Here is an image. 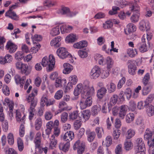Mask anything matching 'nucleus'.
Here are the masks:
<instances>
[{
	"label": "nucleus",
	"instance_id": "36",
	"mask_svg": "<svg viewBox=\"0 0 154 154\" xmlns=\"http://www.w3.org/2000/svg\"><path fill=\"white\" fill-rule=\"evenodd\" d=\"M147 143L149 146V154H154V138L152 140H149Z\"/></svg>",
	"mask_w": 154,
	"mask_h": 154
},
{
	"label": "nucleus",
	"instance_id": "55",
	"mask_svg": "<svg viewBox=\"0 0 154 154\" xmlns=\"http://www.w3.org/2000/svg\"><path fill=\"white\" fill-rule=\"evenodd\" d=\"M134 119V115L132 113H129L126 116V121L128 123L132 122Z\"/></svg>",
	"mask_w": 154,
	"mask_h": 154
},
{
	"label": "nucleus",
	"instance_id": "24",
	"mask_svg": "<svg viewBox=\"0 0 154 154\" xmlns=\"http://www.w3.org/2000/svg\"><path fill=\"white\" fill-rule=\"evenodd\" d=\"M87 46V42L85 41H82L75 43L73 47L75 48L81 49Z\"/></svg>",
	"mask_w": 154,
	"mask_h": 154
},
{
	"label": "nucleus",
	"instance_id": "39",
	"mask_svg": "<svg viewBox=\"0 0 154 154\" xmlns=\"http://www.w3.org/2000/svg\"><path fill=\"white\" fill-rule=\"evenodd\" d=\"M95 131L98 138H101L104 133L103 128L100 127H97L95 128Z\"/></svg>",
	"mask_w": 154,
	"mask_h": 154
},
{
	"label": "nucleus",
	"instance_id": "2",
	"mask_svg": "<svg viewBox=\"0 0 154 154\" xmlns=\"http://www.w3.org/2000/svg\"><path fill=\"white\" fill-rule=\"evenodd\" d=\"M37 90L36 88H34L31 93L26 97L27 102L30 104V107L28 109L29 114H34L35 112V107L37 105V100L35 97L37 95Z\"/></svg>",
	"mask_w": 154,
	"mask_h": 154
},
{
	"label": "nucleus",
	"instance_id": "26",
	"mask_svg": "<svg viewBox=\"0 0 154 154\" xmlns=\"http://www.w3.org/2000/svg\"><path fill=\"white\" fill-rule=\"evenodd\" d=\"M73 28L72 26L69 25H63L60 27V29L62 33L64 34L70 32L72 29Z\"/></svg>",
	"mask_w": 154,
	"mask_h": 154
},
{
	"label": "nucleus",
	"instance_id": "29",
	"mask_svg": "<svg viewBox=\"0 0 154 154\" xmlns=\"http://www.w3.org/2000/svg\"><path fill=\"white\" fill-rule=\"evenodd\" d=\"M20 70L22 74H25L27 75H29L31 72V70L29 69L28 65L24 63Z\"/></svg>",
	"mask_w": 154,
	"mask_h": 154
},
{
	"label": "nucleus",
	"instance_id": "53",
	"mask_svg": "<svg viewBox=\"0 0 154 154\" xmlns=\"http://www.w3.org/2000/svg\"><path fill=\"white\" fill-rule=\"evenodd\" d=\"M15 59L18 60H21L24 57L23 54L21 51H18L15 54Z\"/></svg>",
	"mask_w": 154,
	"mask_h": 154
},
{
	"label": "nucleus",
	"instance_id": "22",
	"mask_svg": "<svg viewBox=\"0 0 154 154\" xmlns=\"http://www.w3.org/2000/svg\"><path fill=\"white\" fill-rule=\"evenodd\" d=\"M49 148L50 149H53L54 147H56L57 144V140L56 139L54 135H52L49 138Z\"/></svg>",
	"mask_w": 154,
	"mask_h": 154
},
{
	"label": "nucleus",
	"instance_id": "43",
	"mask_svg": "<svg viewBox=\"0 0 154 154\" xmlns=\"http://www.w3.org/2000/svg\"><path fill=\"white\" fill-rule=\"evenodd\" d=\"M127 28L128 31L129 33L135 31L136 29V26L131 23L127 25Z\"/></svg>",
	"mask_w": 154,
	"mask_h": 154
},
{
	"label": "nucleus",
	"instance_id": "59",
	"mask_svg": "<svg viewBox=\"0 0 154 154\" xmlns=\"http://www.w3.org/2000/svg\"><path fill=\"white\" fill-rule=\"evenodd\" d=\"M119 10V7L117 6H113L112 9L109 12V14L110 15H113L117 13L118 11Z\"/></svg>",
	"mask_w": 154,
	"mask_h": 154
},
{
	"label": "nucleus",
	"instance_id": "7",
	"mask_svg": "<svg viewBox=\"0 0 154 154\" xmlns=\"http://www.w3.org/2000/svg\"><path fill=\"white\" fill-rule=\"evenodd\" d=\"M59 121L58 120H56L54 122L52 121L48 122L46 124L47 129L45 130L46 133L47 135H49L51 133L52 129L55 128L56 127L59 126Z\"/></svg>",
	"mask_w": 154,
	"mask_h": 154
},
{
	"label": "nucleus",
	"instance_id": "37",
	"mask_svg": "<svg viewBox=\"0 0 154 154\" xmlns=\"http://www.w3.org/2000/svg\"><path fill=\"white\" fill-rule=\"evenodd\" d=\"M76 40V37L75 34H70L67 36L66 38V42L68 43L74 42Z\"/></svg>",
	"mask_w": 154,
	"mask_h": 154
},
{
	"label": "nucleus",
	"instance_id": "60",
	"mask_svg": "<svg viewBox=\"0 0 154 154\" xmlns=\"http://www.w3.org/2000/svg\"><path fill=\"white\" fill-rule=\"evenodd\" d=\"M47 96L46 95H43L41 99L40 105L42 106H44L46 105V103L48 101Z\"/></svg>",
	"mask_w": 154,
	"mask_h": 154
},
{
	"label": "nucleus",
	"instance_id": "17",
	"mask_svg": "<svg viewBox=\"0 0 154 154\" xmlns=\"http://www.w3.org/2000/svg\"><path fill=\"white\" fill-rule=\"evenodd\" d=\"M6 47L11 53L14 52L17 49V45L10 41L7 43Z\"/></svg>",
	"mask_w": 154,
	"mask_h": 154
},
{
	"label": "nucleus",
	"instance_id": "61",
	"mask_svg": "<svg viewBox=\"0 0 154 154\" xmlns=\"http://www.w3.org/2000/svg\"><path fill=\"white\" fill-rule=\"evenodd\" d=\"M53 116V114L51 112L48 111L45 112V119L47 120H49L52 119Z\"/></svg>",
	"mask_w": 154,
	"mask_h": 154
},
{
	"label": "nucleus",
	"instance_id": "50",
	"mask_svg": "<svg viewBox=\"0 0 154 154\" xmlns=\"http://www.w3.org/2000/svg\"><path fill=\"white\" fill-rule=\"evenodd\" d=\"M107 89L109 93H111L114 92L116 90V86L115 84L112 83H110L109 85H107Z\"/></svg>",
	"mask_w": 154,
	"mask_h": 154
},
{
	"label": "nucleus",
	"instance_id": "10",
	"mask_svg": "<svg viewBox=\"0 0 154 154\" xmlns=\"http://www.w3.org/2000/svg\"><path fill=\"white\" fill-rule=\"evenodd\" d=\"M101 73L100 68L96 66L92 68L90 74L91 78L93 79H96L98 78Z\"/></svg>",
	"mask_w": 154,
	"mask_h": 154
},
{
	"label": "nucleus",
	"instance_id": "27",
	"mask_svg": "<svg viewBox=\"0 0 154 154\" xmlns=\"http://www.w3.org/2000/svg\"><path fill=\"white\" fill-rule=\"evenodd\" d=\"M82 116L81 120L84 122L88 120L90 116V112L88 110H86L83 111L81 113Z\"/></svg>",
	"mask_w": 154,
	"mask_h": 154
},
{
	"label": "nucleus",
	"instance_id": "1",
	"mask_svg": "<svg viewBox=\"0 0 154 154\" xmlns=\"http://www.w3.org/2000/svg\"><path fill=\"white\" fill-rule=\"evenodd\" d=\"M89 82L85 81L83 85L80 83L78 84L75 88L74 94L75 96L79 95L81 92V97L85 98L88 95H93L94 93V89L93 87H89Z\"/></svg>",
	"mask_w": 154,
	"mask_h": 154
},
{
	"label": "nucleus",
	"instance_id": "8",
	"mask_svg": "<svg viewBox=\"0 0 154 154\" xmlns=\"http://www.w3.org/2000/svg\"><path fill=\"white\" fill-rule=\"evenodd\" d=\"M135 60H129L127 62L128 72L131 75H134L136 73L137 68L135 65Z\"/></svg>",
	"mask_w": 154,
	"mask_h": 154
},
{
	"label": "nucleus",
	"instance_id": "35",
	"mask_svg": "<svg viewBox=\"0 0 154 154\" xmlns=\"http://www.w3.org/2000/svg\"><path fill=\"white\" fill-rule=\"evenodd\" d=\"M127 52L128 55L131 57H134L137 54V51L136 49L128 48L127 50Z\"/></svg>",
	"mask_w": 154,
	"mask_h": 154
},
{
	"label": "nucleus",
	"instance_id": "31",
	"mask_svg": "<svg viewBox=\"0 0 154 154\" xmlns=\"http://www.w3.org/2000/svg\"><path fill=\"white\" fill-rule=\"evenodd\" d=\"M140 16V12L134 13L131 17L130 19L131 22L133 23L137 22L139 20Z\"/></svg>",
	"mask_w": 154,
	"mask_h": 154
},
{
	"label": "nucleus",
	"instance_id": "20",
	"mask_svg": "<svg viewBox=\"0 0 154 154\" xmlns=\"http://www.w3.org/2000/svg\"><path fill=\"white\" fill-rule=\"evenodd\" d=\"M107 90L104 87L100 88L97 91V96L99 99H102L106 93Z\"/></svg>",
	"mask_w": 154,
	"mask_h": 154
},
{
	"label": "nucleus",
	"instance_id": "19",
	"mask_svg": "<svg viewBox=\"0 0 154 154\" xmlns=\"http://www.w3.org/2000/svg\"><path fill=\"white\" fill-rule=\"evenodd\" d=\"M66 84V80L62 79L60 78H57L55 82V86L56 88L61 87L63 85H65Z\"/></svg>",
	"mask_w": 154,
	"mask_h": 154
},
{
	"label": "nucleus",
	"instance_id": "32",
	"mask_svg": "<svg viewBox=\"0 0 154 154\" xmlns=\"http://www.w3.org/2000/svg\"><path fill=\"white\" fill-rule=\"evenodd\" d=\"M69 143L68 142H67L65 144L60 143L59 144V147L60 150L66 152L69 150Z\"/></svg>",
	"mask_w": 154,
	"mask_h": 154
},
{
	"label": "nucleus",
	"instance_id": "58",
	"mask_svg": "<svg viewBox=\"0 0 154 154\" xmlns=\"http://www.w3.org/2000/svg\"><path fill=\"white\" fill-rule=\"evenodd\" d=\"M151 87L150 86H145L142 90V94L144 95H147L150 91Z\"/></svg>",
	"mask_w": 154,
	"mask_h": 154
},
{
	"label": "nucleus",
	"instance_id": "16",
	"mask_svg": "<svg viewBox=\"0 0 154 154\" xmlns=\"http://www.w3.org/2000/svg\"><path fill=\"white\" fill-rule=\"evenodd\" d=\"M74 138V134L71 131H67L66 132L63 136H62V139L63 140L68 141L69 142L71 141Z\"/></svg>",
	"mask_w": 154,
	"mask_h": 154
},
{
	"label": "nucleus",
	"instance_id": "3",
	"mask_svg": "<svg viewBox=\"0 0 154 154\" xmlns=\"http://www.w3.org/2000/svg\"><path fill=\"white\" fill-rule=\"evenodd\" d=\"M55 64V59L52 55L49 56L48 59L46 56L44 57L42 59V65L43 67L48 66L46 68L47 71L49 72L53 70Z\"/></svg>",
	"mask_w": 154,
	"mask_h": 154
},
{
	"label": "nucleus",
	"instance_id": "45",
	"mask_svg": "<svg viewBox=\"0 0 154 154\" xmlns=\"http://www.w3.org/2000/svg\"><path fill=\"white\" fill-rule=\"evenodd\" d=\"M60 27L59 26L53 28L50 32L52 36H55L57 35L60 33Z\"/></svg>",
	"mask_w": 154,
	"mask_h": 154
},
{
	"label": "nucleus",
	"instance_id": "47",
	"mask_svg": "<svg viewBox=\"0 0 154 154\" xmlns=\"http://www.w3.org/2000/svg\"><path fill=\"white\" fill-rule=\"evenodd\" d=\"M103 27L105 29H110L113 26V23L110 20H108L103 24Z\"/></svg>",
	"mask_w": 154,
	"mask_h": 154
},
{
	"label": "nucleus",
	"instance_id": "54",
	"mask_svg": "<svg viewBox=\"0 0 154 154\" xmlns=\"http://www.w3.org/2000/svg\"><path fill=\"white\" fill-rule=\"evenodd\" d=\"M8 141L10 145H12L14 142L13 134L11 133H9L7 136Z\"/></svg>",
	"mask_w": 154,
	"mask_h": 154
},
{
	"label": "nucleus",
	"instance_id": "48",
	"mask_svg": "<svg viewBox=\"0 0 154 154\" xmlns=\"http://www.w3.org/2000/svg\"><path fill=\"white\" fill-rule=\"evenodd\" d=\"M146 112L149 116H151L154 115V107L152 105L149 106L146 110Z\"/></svg>",
	"mask_w": 154,
	"mask_h": 154
},
{
	"label": "nucleus",
	"instance_id": "34",
	"mask_svg": "<svg viewBox=\"0 0 154 154\" xmlns=\"http://www.w3.org/2000/svg\"><path fill=\"white\" fill-rule=\"evenodd\" d=\"M42 120L40 118H38L36 119L35 122V127L36 130L38 131L40 129L42 126Z\"/></svg>",
	"mask_w": 154,
	"mask_h": 154
},
{
	"label": "nucleus",
	"instance_id": "51",
	"mask_svg": "<svg viewBox=\"0 0 154 154\" xmlns=\"http://www.w3.org/2000/svg\"><path fill=\"white\" fill-rule=\"evenodd\" d=\"M60 13L62 14L66 15L68 16L70 12L69 9L66 7H62L60 10Z\"/></svg>",
	"mask_w": 154,
	"mask_h": 154
},
{
	"label": "nucleus",
	"instance_id": "57",
	"mask_svg": "<svg viewBox=\"0 0 154 154\" xmlns=\"http://www.w3.org/2000/svg\"><path fill=\"white\" fill-rule=\"evenodd\" d=\"M63 92L62 90L58 91L55 94L54 96V98L56 100H59L63 97Z\"/></svg>",
	"mask_w": 154,
	"mask_h": 154
},
{
	"label": "nucleus",
	"instance_id": "9",
	"mask_svg": "<svg viewBox=\"0 0 154 154\" xmlns=\"http://www.w3.org/2000/svg\"><path fill=\"white\" fill-rule=\"evenodd\" d=\"M4 105H6L7 104L8 105L9 111L8 112V114L11 119L14 116L13 109L14 108V103L12 100H11L8 98H6L5 100V102L3 103Z\"/></svg>",
	"mask_w": 154,
	"mask_h": 154
},
{
	"label": "nucleus",
	"instance_id": "56",
	"mask_svg": "<svg viewBox=\"0 0 154 154\" xmlns=\"http://www.w3.org/2000/svg\"><path fill=\"white\" fill-rule=\"evenodd\" d=\"M118 96L117 95L114 94L111 97L110 101V103L111 105H114L116 103L118 99Z\"/></svg>",
	"mask_w": 154,
	"mask_h": 154
},
{
	"label": "nucleus",
	"instance_id": "64",
	"mask_svg": "<svg viewBox=\"0 0 154 154\" xmlns=\"http://www.w3.org/2000/svg\"><path fill=\"white\" fill-rule=\"evenodd\" d=\"M149 78V74L147 73L144 76L143 80V82L144 85L146 86L148 84Z\"/></svg>",
	"mask_w": 154,
	"mask_h": 154
},
{
	"label": "nucleus",
	"instance_id": "41",
	"mask_svg": "<svg viewBox=\"0 0 154 154\" xmlns=\"http://www.w3.org/2000/svg\"><path fill=\"white\" fill-rule=\"evenodd\" d=\"M101 109V106L99 105L94 106L92 108V112L93 114H97L100 111Z\"/></svg>",
	"mask_w": 154,
	"mask_h": 154
},
{
	"label": "nucleus",
	"instance_id": "12",
	"mask_svg": "<svg viewBox=\"0 0 154 154\" xmlns=\"http://www.w3.org/2000/svg\"><path fill=\"white\" fill-rule=\"evenodd\" d=\"M139 25V29L142 31H147L150 29L149 23L147 20H142L140 22Z\"/></svg>",
	"mask_w": 154,
	"mask_h": 154
},
{
	"label": "nucleus",
	"instance_id": "15",
	"mask_svg": "<svg viewBox=\"0 0 154 154\" xmlns=\"http://www.w3.org/2000/svg\"><path fill=\"white\" fill-rule=\"evenodd\" d=\"M86 134L88 141L90 142L93 141L96 136L95 132L94 131H91L90 129H88L86 131Z\"/></svg>",
	"mask_w": 154,
	"mask_h": 154
},
{
	"label": "nucleus",
	"instance_id": "49",
	"mask_svg": "<svg viewBox=\"0 0 154 154\" xmlns=\"http://www.w3.org/2000/svg\"><path fill=\"white\" fill-rule=\"evenodd\" d=\"M127 106L129 109L132 111H134L136 108V104L134 101L131 100L128 104Z\"/></svg>",
	"mask_w": 154,
	"mask_h": 154
},
{
	"label": "nucleus",
	"instance_id": "44",
	"mask_svg": "<svg viewBox=\"0 0 154 154\" xmlns=\"http://www.w3.org/2000/svg\"><path fill=\"white\" fill-rule=\"evenodd\" d=\"M113 61L110 57H108L106 59V63L107 69H110L111 68L113 64Z\"/></svg>",
	"mask_w": 154,
	"mask_h": 154
},
{
	"label": "nucleus",
	"instance_id": "40",
	"mask_svg": "<svg viewBox=\"0 0 154 154\" xmlns=\"http://www.w3.org/2000/svg\"><path fill=\"white\" fill-rule=\"evenodd\" d=\"M96 61H98L99 64L103 65L104 59L103 56L100 54H96L94 56Z\"/></svg>",
	"mask_w": 154,
	"mask_h": 154
},
{
	"label": "nucleus",
	"instance_id": "33",
	"mask_svg": "<svg viewBox=\"0 0 154 154\" xmlns=\"http://www.w3.org/2000/svg\"><path fill=\"white\" fill-rule=\"evenodd\" d=\"M5 16L15 20H18L19 18L18 16L14 11H8L5 13Z\"/></svg>",
	"mask_w": 154,
	"mask_h": 154
},
{
	"label": "nucleus",
	"instance_id": "18",
	"mask_svg": "<svg viewBox=\"0 0 154 154\" xmlns=\"http://www.w3.org/2000/svg\"><path fill=\"white\" fill-rule=\"evenodd\" d=\"M61 40V38L60 36H58L52 39L50 45L54 47H59L60 45V41Z\"/></svg>",
	"mask_w": 154,
	"mask_h": 154
},
{
	"label": "nucleus",
	"instance_id": "25",
	"mask_svg": "<svg viewBox=\"0 0 154 154\" xmlns=\"http://www.w3.org/2000/svg\"><path fill=\"white\" fill-rule=\"evenodd\" d=\"M25 116L24 114L22 113L18 110H16V118L18 122H23L25 119Z\"/></svg>",
	"mask_w": 154,
	"mask_h": 154
},
{
	"label": "nucleus",
	"instance_id": "11",
	"mask_svg": "<svg viewBox=\"0 0 154 154\" xmlns=\"http://www.w3.org/2000/svg\"><path fill=\"white\" fill-rule=\"evenodd\" d=\"M56 53L59 57L62 59L66 58L69 56H71L66 49L64 47H60L58 48Z\"/></svg>",
	"mask_w": 154,
	"mask_h": 154
},
{
	"label": "nucleus",
	"instance_id": "14",
	"mask_svg": "<svg viewBox=\"0 0 154 154\" xmlns=\"http://www.w3.org/2000/svg\"><path fill=\"white\" fill-rule=\"evenodd\" d=\"M69 79L70 82L68 83L67 85L66 88L70 89L72 88V85H75L78 81L77 76L75 75H71L69 77Z\"/></svg>",
	"mask_w": 154,
	"mask_h": 154
},
{
	"label": "nucleus",
	"instance_id": "21",
	"mask_svg": "<svg viewBox=\"0 0 154 154\" xmlns=\"http://www.w3.org/2000/svg\"><path fill=\"white\" fill-rule=\"evenodd\" d=\"M64 69L63 72L64 74H68L71 72L73 69L72 66L69 63H65L63 65Z\"/></svg>",
	"mask_w": 154,
	"mask_h": 154
},
{
	"label": "nucleus",
	"instance_id": "62",
	"mask_svg": "<svg viewBox=\"0 0 154 154\" xmlns=\"http://www.w3.org/2000/svg\"><path fill=\"white\" fill-rule=\"evenodd\" d=\"M121 133L120 131L118 129L114 130L112 133V136L114 139L117 140L119 137Z\"/></svg>",
	"mask_w": 154,
	"mask_h": 154
},
{
	"label": "nucleus",
	"instance_id": "23",
	"mask_svg": "<svg viewBox=\"0 0 154 154\" xmlns=\"http://www.w3.org/2000/svg\"><path fill=\"white\" fill-rule=\"evenodd\" d=\"M126 5H129L130 8H131V11H134V13H137L139 12L140 8V7L136 5H134L133 2L126 3Z\"/></svg>",
	"mask_w": 154,
	"mask_h": 154
},
{
	"label": "nucleus",
	"instance_id": "5",
	"mask_svg": "<svg viewBox=\"0 0 154 154\" xmlns=\"http://www.w3.org/2000/svg\"><path fill=\"white\" fill-rule=\"evenodd\" d=\"M85 147V143L78 140L75 142L73 147L74 150H77L78 154H82L84 152Z\"/></svg>",
	"mask_w": 154,
	"mask_h": 154
},
{
	"label": "nucleus",
	"instance_id": "52",
	"mask_svg": "<svg viewBox=\"0 0 154 154\" xmlns=\"http://www.w3.org/2000/svg\"><path fill=\"white\" fill-rule=\"evenodd\" d=\"M92 96L88 95L86 96L85 98H82V99H86L85 102L88 106H90L92 105V98L91 97Z\"/></svg>",
	"mask_w": 154,
	"mask_h": 154
},
{
	"label": "nucleus",
	"instance_id": "4",
	"mask_svg": "<svg viewBox=\"0 0 154 154\" xmlns=\"http://www.w3.org/2000/svg\"><path fill=\"white\" fill-rule=\"evenodd\" d=\"M119 112V117L121 119H123L125 116V105L121 106L119 107H114L112 109V113L113 115L117 116Z\"/></svg>",
	"mask_w": 154,
	"mask_h": 154
},
{
	"label": "nucleus",
	"instance_id": "6",
	"mask_svg": "<svg viewBox=\"0 0 154 154\" xmlns=\"http://www.w3.org/2000/svg\"><path fill=\"white\" fill-rule=\"evenodd\" d=\"M137 145L135 147V153L143 152L146 150L145 145L141 138H138L136 140Z\"/></svg>",
	"mask_w": 154,
	"mask_h": 154
},
{
	"label": "nucleus",
	"instance_id": "38",
	"mask_svg": "<svg viewBox=\"0 0 154 154\" xmlns=\"http://www.w3.org/2000/svg\"><path fill=\"white\" fill-rule=\"evenodd\" d=\"M112 139L111 137L110 136H107L105 140L103 141V145L106 146H109L112 144Z\"/></svg>",
	"mask_w": 154,
	"mask_h": 154
},
{
	"label": "nucleus",
	"instance_id": "30",
	"mask_svg": "<svg viewBox=\"0 0 154 154\" xmlns=\"http://www.w3.org/2000/svg\"><path fill=\"white\" fill-rule=\"evenodd\" d=\"M59 107L60 109L59 110L58 113L67 110L68 107L66 103L64 101H61L59 103Z\"/></svg>",
	"mask_w": 154,
	"mask_h": 154
},
{
	"label": "nucleus",
	"instance_id": "46",
	"mask_svg": "<svg viewBox=\"0 0 154 154\" xmlns=\"http://www.w3.org/2000/svg\"><path fill=\"white\" fill-rule=\"evenodd\" d=\"M135 134L134 131L133 129H130L126 133V137L127 139H130L134 136Z\"/></svg>",
	"mask_w": 154,
	"mask_h": 154
},
{
	"label": "nucleus",
	"instance_id": "28",
	"mask_svg": "<svg viewBox=\"0 0 154 154\" xmlns=\"http://www.w3.org/2000/svg\"><path fill=\"white\" fill-rule=\"evenodd\" d=\"M25 78V76H23L21 78L20 75L17 74L14 76V79L16 83L20 84L21 86H23V84H24Z\"/></svg>",
	"mask_w": 154,
	"mask_h": 154
},
{
	"label": "nucleus",
	"instance_id": "13",
	"mask_svg": "<svg viewBox=\"0 0 154 154\" xmlns=\"http://www.w3.org/2000/svg\"><path fill=\"white\" fill-rule=\"evenodd\" d=\"M147 45L146 43L140 42L136 45L137 48L142 53H144L148 51L149 46V44Z\"/></svg>",
	"mask_w": 154,
	"mask_h": 154
},
{
	"label": "nucleus",
	"instance_id": "42",
	"mask_svg": "<svg viewBox=\"0 0 154 154\" xmlns=\"http://www.w3.org/2000/svg\"><path fill=\"white\" fill-rule=\"evenodd\" d=\"M152 135V132L149 131V129H147L144 136V138L147 139L148 141L149 140H152L153 139H151Z\"/></svg>",
	"mask_w": 154,
	"mask_h": 154
},
{
	"label": "nucleus",
	"instance_id": "63",
	"mask_svg": "<svg viewBox=\"0 0 154 154\" xmlns=\"http://www.w3.org/2000/svg\"><path fill=\"white\" fill-rule=\"evenodd\" d=\"M68 114L67 113L64 112L61 115V122L62 123H65L68 119Z\"/></svg>",
	"mask_w": 154,
	"mask_h": 154
}]
</instances>
